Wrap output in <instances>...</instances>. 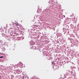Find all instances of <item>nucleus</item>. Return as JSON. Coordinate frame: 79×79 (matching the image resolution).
Returning a JSON list of instances; mask_svg holds the SVG:
<instances>
[{"label":"nucleus","mask_w":79,"mask_h":79,"mask_svg":"<svg viewBox=\"0 0 79 79\" xmlns=\"http://www.w3.org/2000/svg\"><path fill=\"white\" fill-rule=\"evenodd\" d=\"M15 25H16V26H19V24L18 23H15Z\"/></svg>","instance_id":"nucleus-1"},{"label":"nucleus","mask_w":79,"mask_h":79,"mask_svg":"<svg viewBox=\"0 0 79 79\" xmlns=\"http://www.w3.org/2000/svg\"><path fill=\"white\" fill-rule=\"evenodd\" d=\"M52 64H55V62H54L52 61Z\"/></svg>","instance_id":"nucleus-2"},{"label":"nucleus","mask_w":79,"mask_h":79,"mask_svg":"<svg viewBox=\"0 0 79 79\" xmlns=\"http://www.w3.org/2000/svg\"><path fill=\"white\" fill-rule=\"evenodd\" d=\"M64 18H65V15H63Z\"/></svg>","instance_id":"nucleus-4"},{"label":"nucleus","mask_w":79,"mask_h":79,"mask_svg":"<svg viewBox=\"0 0 79 79\" xmlns=\"http://www.w3.org/2000/svg\"><path fill=\"white\" fill-rule=\"evenodd\" d=\"M0 58H3V56H0Z\"/></svg>","instance_id":"nucleus-3"},{"label":"nucleus","mask_w":79,"mask_h":79,"mask_svg":"<svg viewBox=\"0 0 79 79\" xmlns=\"http://www.w3.org/2000/svg\"><path fill=\"white\" fill-rule=\"evenodd\" d=\"M13 24H14V23L13 22Z\"/></svg>","instance_id":"nucleus-5"}]
</instances>
